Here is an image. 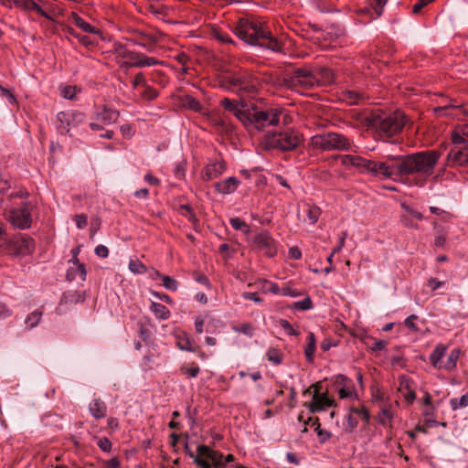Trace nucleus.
<instances>
[{"instance_id":"39","label":"nucleus","mask_w":468,"mask_h":468,"mask_svg":"<svg viewBox=\"0 0 468 468\" xmlns=\"http://www.w3.org/2000/svg\"><path fill=\"white\" fill-rule=\"evenodd\" d=\"M229 224L235 230H239L244 234H249L250 232V227L239 218H229Z\"/></svg>"},{"instance_id":"37","label":"nucleus","mask_w":468,"mask_h":468,"mask_svg":"<svg viewBox=\"0 0 468 468\" xmlns=\"http://www.w3.org/2000/svg\"><path fill=\"white\" fill-rule=\"evenodd\" d=\"M184 105L196 112H199V113H203V111H204V107L203 105L201 104V102L197 100L195 97L193 96H186V98L184 99Z\"/></svg>"},{"instance_id":"57","label":"nucleus","mask_w":468,"mask_h":468,"mask_svg":"<svg viewBox=\"0 0 468 468\" xmlns=\"http://www.w3.org/2000/svg\"><path fill=\"white\" fill-rule=\"evenodd\" d=\"M320 216V209L316 207L308 208L307 217L311 224H315Z\"/></svg>"},{"instance_id":"52","label":"nucleus","mask_w":468,"mask_h":468,"mask_svg":"<svg viewBox=\"0 0 468 468\" xmlns=\"http://www.w3.org/2000/svg\"><path fill=\"white\" fill-rule=\"evenodd\" d=\"M280 326L289 335H298V332L292 327V325L285 319H280L279 321Z\"/></svg>"},{"instance_id":"49","label":"nucleus","mask_w":468,"mask_h":468,"mask_svg":"<svg viewBox=\"0 0 468 468\" xmlns=\"http://www.w3.org/2000/svg\"><path fill=\"white\" fill-rule=\"evenodd\" d=\"M350 411L353 414L360 416L366 423L369 421L370 414L368 410L365 406H362L361 408H356L353 406L350 408Z\"/></svg>"},{"instance_id":"59","label":"nucleus","mask_w":468,"mask_h":468,"mask_svg":"<svg viewBox=\"0 0 468 468\" xmlns=\"http://www.w3.org/2000/svg\"><path fill=\"white\" fill-rule=\"evenodd\" d=\"M132 84H133V88H136L138 86L144 87L146 84V80H145L144 75L142 72L137 73L134 76V78L132 81Z\"/></svg>"},{"instance_id":"64","label":"nucleus","mask_w":468,"mask_h":468,"mask_svg":"<svg viewBox=\"0 0 468 468\" xmlns=\"http://www.w3.org/2000/svg\"><path fill=\"white\" fill-rule=\"evenodd\" d=\"M95 254L100 258H107L109 255V250L104 245H98L94 250Z\"/></svg>"},{"instance_id":"33","label":"nucleus","mask_w":468,"mask_h":468,"mask_svg":"<svg viewBox=\"0 0 468 468\" xmlns=\"http://www.w3.org/2000/svg\"><path fill=\"white\" fill-rule=\"evenodd\" d=\"M446 351V347L443 345H437L433 351L431 353L429 359L431 364L434 367H440L439 365L441 359L443 357Z\"/></svg>"},{"instance_id":"62","label":"nucleus","mask_w":468,"mask_h":468,"mask_svg":"<svg viewBox=\"0 0 468 468\" xmlns=\"http://www.w3.org/2000/svg\"><path fill=\"white\" fill-rule=\"evenodd\" d=\"M433 1L434 0H417L416 3L413 5L412 12L414 14L420 13L424 6H426L428 4Z\"/></svg>"},{"instance_id":"14","label":"nucleus","mask_w":468,"mask_h":468,"mask_svg":"<svg viewBox=\"0 0 468 468\" xmlns=\"http://www.w3.org/2000/svg\"><path fill=\"white\" fill-rule=\"evenodd\" d=\"M255 249L263 251L268 258H273L278 253L277 241L268 230H261L257 233L252 240Z\"/></svg>"},{"instance_id":"17","label":"nucleus","mask_w":468,"mask_h":468,"mask_svg":"<svg viewBox=\"0 0 468 468\" xmlns=\"http://www.w3.org/2000/svg\"><path fill=\"white\" fill-rule=\"evenodd\" d=\"M157 35H162L160 32H157L156 34L148 33L145 31H142L139 29H136L134 31V36L129 39L131 43L133 45L142 47L144 48L147 52H154L156 48V43L158 42L159 38L157 37Z\"/></svg>"},{"instance_id":"44","label":"nucleus","mask_w":468,"mask_h":468,"mask_svg":"<svg viewBox=\"0 0 468 468\" xmlns=\"http://www.w3.org/2000/svg\"><path fill=\"white\" fill-rule=\"evenodd\" d=\"M364 98L363 94L356 90H346L344 92V99L349 104H357Z\"/></svg>"},{"instance_id":"50","label":"nucleus","mask_w":468,"mask_h":468,"mask_svg":"<svg viewBox=\"0 0 468 468\" xmlns=\"http://www.w3.org/2000/svg\"><path fill=\"white\" fill-rule=\"evenodd\" d=\"M160 64V61L157 60L154 58L146 57L145 55L142 54L140 62L136 63V68H144V67H150Z\"/></svg>"},{"instance_id":"63","label":"nucleus","mask_w":468,"mask_h":468,"mask_svg":"<svg viewBox=\"0 0 468 468\" xmlns=\"http://www.w3.org/2000/svg\"><path fill=\"white\" fill-rule=\"evenodd\" d=\"M76 226L78 229H82L87 226L88 219L87 216L84 214L77 215L75 218Z\"/></svg>"},{"instance_id":"51","label":"nucleus","mask_w":468,"mask_h":468,"mask_svg":"<svg viewBox=\"0 0 468 468\" xmlns=\"http://www.w3.org/2000/svg\"><path fill=\"white\" fill-rule=\"evenodd\" d=\"M235 330L237 332L241 333V334H243L245 335H248L250 337H251L253 335V333H254L253 326L250 324H248V323H244V324H239V327H237Z\"/></svg>"},{"instance_id":"25","label":"nucleus","mask_w":468,"mask_h":468,"mask_svg":"<svg viewBox=\"0 0 468 468\" xmlns=\"http://www.w3.org/2000/svg\"><path fill=\"white\" fill-rule=\"evenodd\" d=\"M176 346L182 351L197 352L199 346L196 345L195 341L186 333L177 335Z\"/></svg>"},{"instance_id":"54","label":"nucleus","mask_w":468,"mask_h":468,"mask_svg":"<svg viewBox=\"0 0 468 468\" xmlns=\"http://www.w3.org/2000/svg\"><path fill=\"white\" fill-rule=\"evenodd\" d=\"M418 319V316L416 314H411L408 316L405 321L404 324L412 332H419L420 328L415 324V320Z\"/></svg>"},{"instance_id":"24","label":"nucleus","mask_w":468,"mask_h":468,"mask_svg":"<svg viewBox=\"0 0 468 468\" xmlns=\"http://www.w3.org/2000/svg\"><path fill=\"white\" fill-rule=\"evenodd\" d=\"M119 118V112L103 106L102 110L98 112L95 116L97 122L105 125L114 123Z\"/></svg>"},{"instance_id":"42","label":"nucleus","mask_w":468,"mask_h":468,"mask_svg":"<svg viewBox=\"0 0 468 468\" xmlns=\"http://www.w3.org/2000/svg\"><path fill=\"white\" fill-rule=\"evenodd\" d=\"M67 115H69V126H77L80 123H82L85 120L84 113L77 111H71V112H66Z\"/></svg>"},{"instance_id":"5","label":"nucleus","mask_w":468,"mask_h":468,"mask_svg":"<svg viewBox=\"0 0 468 468\" xmlns=\"http://www.w3.org/2000/svg\"><path fill=\"white\" fill-rule=\"evenodd\" d=\"M219 83L220 87L238 94L240 98L256 94L259 86L258 80L247 72L223 76Z\"/></svg>"},{"instance_id":"1","label":"nucleus","mask_w":468,"mask_h":468,"mask_svg":"<svg viewBox=\"0 0 468 468\" xmlns=\"http://www.w3.org/2000/svg\"><path fill=\"white\" fill-rule=\"evenodd\" d=\"M439 150H424L408 154L388 155L386 161H375L360 155L346 154L343 165L353 166L360 174L381 180L393 179L408 186L423 187L432 176L441 158Z\"/></svg>"},{"instance_id":"43","label":"nucleus","mask_w":468,"mask_h":468,"mask_svg":"<svg viewBox=\"0 0 468 468\" xmlns=\"http://www.w3.org/2000/svg\"><path fill=\"white\" fill-rule=\"evenodd\" d=\"M186 161L182 159L178 161L174 168V176L176 179L183 180L186 177Z\"/></svg>"},{"instance_id":"41","label":"nucleus","mask_w":468,"mask_h":468,"mask_svg":"<svg viewBox=\"0 0 468 468\" xmlns=\"http://www.w3.org/2000/svg\"><path fill=\"white\" fill-rule=\"evenodd\" d=\"M449 403L452 410L466 408L468 406V392L463 394L460 399H451Z\"/></svg>"},{"instance_id":"19","label":"nucleus","mask_w":468,"mask_h":468,"mask_svg":"<svg viewBox=\"0 0 468 468\" xmlns=\"http://www.w3.org/2000/svg\"><path fill=\"white\" fill-rule=\"evenodd\" d=\"M226 170V164L223 161H216L207 165L202 172L201 178L204 181H210L220 176Z\"/></svg>"},{"instance_id":"7","label":"nucleus","mask_w":468,"mask_h":468,"mask_svg":"<svg viewBox=\"0 0 468 468\" xmlns=\"http://www.w3.org/2000/svg\"><path fill=\"white\" fill-rule=\"evenodd\" d=\"M303 142V135L297 130L287 128L279 132L269 133L265 136L267 148L282 152L293 151Z\"/></svg>"},{"instance_id":"26","label":"nucleus","mask_w":468,"mask_h":468,"mask_svg":"<svg viewBox=\"0 0 468 468\" xmlns=\"http://www.w3.org/2000/svg\"><path fill=\"white\" fill-rule=\"evenodd\" d=\"M315 79L318 80V86L330 85L335 81V74L332 69L320 67L314 69Z\"/></svg>"},{"instance_id":"22","label":"nucleus","mask_w":468,"mask_h":468,"mask_svg":"<svg viewBox=\"0 0 468 468\" xmlns=\"http://www.w3.org/2000/svg\"><path fill=\"white\" fill-rule=\"evenodd\" d=\"M387 0H367V5L360 9L361 14L369 15L370 19H376L382 15Z\"/></svg>"},{"instance_id":"18","label":"nucleus","mask_w":468,"mask_h":468,"mask_svg":"<svg viewBox=\"0 0 468 468\" xmlns=\"http://www.w3.org/2000/svg\"><path fill=\"white\" fill-rule=\"evenodd\" d=\"M114 53L118 58L125 59L121 67L126 69L136 68V63L140 62L141 53L128 49L124 45L118 43L115 45Z\"/></svg>"},{"instance_id":"34","label":"nucleus","mask_w":468,"mask_h":468,"mask_svg":"<svg viewBox=\"0 0 468 468\" xmlns=\"http://www.w3.org/2000/svg\"><path fill=\"white\" fill-rule=\"evenodd\" d=\"M308 343L304 349V355L309 362L314 360V356L316 348V340L314 333H309L307 336Z\"/></svg>"},{"instance_id":"55","label":"nucleus","mask_w":468,"mask_h":468,"mask_svg":"<svg viewBox=\"0 0 468 468\" xmlns=\"http://www.w3.org/2000/svg\"><path fill=\"white\" fill-rule=\"evenodd\" d=\"M346 422L347 427L346 428V431H348L349 432H352L358 425V421L356 417L353 416V413L349 410V413L346 416Z\"/></svg>"},{"instance_id":"36","label":"nucleus","mask_w":468,"mask_h":468,"mask_svg":"<svg viewBox=\"0 0 468 468\" xmlns=\"http://www.w3.org/2000/svg\"><path fill=\"white\" fill-rule=\"evenodd\" d=\"M86 275H87V271H86L85 265L83 263H79V265L77 266L76 269H73V268L69 269V270H68V272H67L68 280H74L77 278V276H79L81 281H85Z\"/></svg>"},{"instance_id":"10","label":"nucleus","mask_w":468,"mask_h":468,"mask_svg":"<svg viewBox=\"0 0 468 468\" xmlns=\"http://www.w3.org/2000/svg\"><path fill=\"white\" fill-rule=\"evenodd\" d=\"M461 133H452L453 147L447 154V161L452 165L468 166V144L464 140V137L468 138V124L461 128Z\"/></svg>"},{"instance_id":"48","label":"nucleus","mask_w":468,"mask_h":468,"mask_svg":"<svg viewBox=\"0 0 468 468\" xmlns=\"http://www.w3.org/2000/svg\"><path fill=\"white\" fill-rule=\"evenodd\" d=\"M129 269L132 272L136 274H144L146 272V266L140 261H131L129 263Z\"/></svg>"},{"instance_id":"61","label":"nucleus","mask_w":468,"mask_h":468,"mask_svg":"<svg viewBox=\"0 0 468 468\" xmlns=\"http://www.w3.org/2000/svg\"><path fill=\"white\" fill-rule=\"evenodd\" d=\"M264 283L269 286L268 288L265 289L266 291L271 292L273 294H282V287L280 288L277 283L271 282L268 281H264Z\"/></svg>"},{"instance_id":"20","label":"nucleus","mask_w":468,"mask_h":468,"mask_svg":"<svg viewBox=\"0 0 468 468\" xmlns=\"http://www.w3.org/2000/svg\"><path fill=\"white\" fill-rule=\"evenodd\" d=\"M399 390L402 393L405 400L409 404H412L416 399V393L413 388L414 382L412 378L406 375H401L399 377Z\"/></svg>"},{"instance_id":"13","label":"nucleus","mask_w":468,"mask_h":468,"mask_svg":"<svg viewBox=\"0 0 468 468\" xmlns=\"http://www.w3.org/2000/svg\"><path fill=\"white\" fill-rule=\"evenodd\" d=\"M219 105L223 107L227 112L233 114L244 126L248 122V112L250 110V106L243 100H235L229 98H223Z\"/></svg>"},{"instance_id":"56","label":"nucleus","mask_w":468,"mask_h":468,"mask_svg":"<svg viewBox=\"0 0 468 468\" xmlns=\"http://www.w3.org/2000/svg\"><path fill=\"white\" fill-rule=\"evenodd\" d=\"M61 95L68 100H73L76 95V87L65 86L61 89Z\"/></svg>"},{"instance_id":"4","label":"nucleus","mask_w":468,"mask_h":468,"mask_svg":"<svg viewBox=\"0 0 468 468\" xmlns=\"http://www.w3.org/2000/svg\"><path fill=\"white\" fill-rule=\"evenodd\" d=\"M282 113L283 110L279 107L261 109L255 105L250 106L245 127L248 131L252 132L263 131L270 126H277Z\"/></svg>"},{"instance_id":"21","label":"nucleus","mask_w":468,"mask_h":468,"mask_svg":"<svg viewBox=\"0 0 468 468\" xmlns=\"http://www.w3.org/2000/svg\"><path fill=\"white\" fill-rule=\"evenodd\" d=\"M239 184H240V181L237 177L230 176L225 180L217 182L214 186H215V190L218 193L222 194V195H229V194L234 193L237 190Z\"/></svg>"},{"instance_id":"58","label":"nucleus","mask_w":468,"mask_h":468,"mask_svg":"<svg viewBox=\"0 0 468 468\" xmlns=\"http://www.w3.org/2000/svg\"><path fill=\"white\" fill-rule=\"evenodd\" d=\"M392 418H393V414L389 409L384 408L381 410V416L379 419V422L382 425H386L387 421H390Z\"/></svg>"},{"instance_id":"38","label":"nucleus","mask_w":468,"mask_h":468,"mask_svg":"<svg viewBox=\"0 0 468 468\" xmlns=\"http://www.w3.org/2000/svg\"><path fill=\"white\" fill-rule=\"evenodd\" d=\"M266 356L267 359L273 365H280L283 360V353L280 349L274 347L268 349Z\"/></svg>"},{"instance_id":"9","label":"nucleus","mask_w":468,"mask_h":468,"mask_svg":"<svg viewBox=\"0 0 468 468\" xmlns=\"http://www.w3.org/2000/svg\"><path fill=\"white\" fill-rule=\"evenodd\" d=\"M184 451L186 455L193 459L194 463L200 468H223L222 463L218 461L221 455L218 453V451H214L207 445H198L197 453H195L186 441Z\"/></svg>"},{"instance_id":"6","label":"nucleus","mask_w":468,"mask_h":468,"mask_svg":"<svg viewBox=\"0 0 468 468\" xmlns=\"http://www.w3.org/2000/svg\"><path fill=\"white\" fill-rule=\"evenodd\" d=\"M219 83L220 87L238 94L240 98L256 94L259 86L258 80L247 72L223 76Z\"/></svg>"},{"instance_id":"28","label":"nucleus","mask_w":468,"mask_h":468,"mask_svg":"<svg viewBox=\"0 0 468 468\" xmlns=\"http://www.w3.org/2000/svg\"><path fill=\"white\" fill-rule=\"evenodd\" d=\"M89 410L95 419H102L106 415L107 406L101 399H94L89 405Z\"/></svg>"},{"instance_id":"40","label":"nucleus","mask_w":468,"mask_h":468,"mask_svg":"<svg viewBox=\"0 0 468 468\" xmlns=\"http://www.w3.org/2000/svg\"><path fill=\"white\" fill-rule=\"evenodd\" d=\"M41 316H42V312L37 311V310L29 314L25 320L27 328L32 329V328L36 327L39 324V322L41 320Z\"/></svg>"},{"instance_id":"16","label":"nucleus","mask_w":468,"mask_h":468,"mask_svg":"<svg viewBox=\"0 0 468 468\" xmlns=\"http://www.w3.org/2000/svg\"><path fill=\"white\" fill-rule=\"evenodd\" d=\"M7 220L15 228L20 229H29L31 227L32 218L28 205L22 203L21 207L12 208L7 214Z\"/></svg>"},{"instance_id":"60","label":"nucleus","mask_w":468,"mask_h":468,"mask_svg":"<svg viewBox=\"0 0 468 468\" xmlns=\"http://www.w3.org/2000/svg\"><path fill=\"white\" fill-rule=\"evenodd\" d=\"M242 298L246 299V300H250V301H253L254 303H262V299L258 295L257 292H244L242 294H241Z\"/></svg>"},{"instance_id":"31","label":"nucleus","mask_w":468,"mask_h":468,"mask_svg":"<svg viewBox=\"0 0 468 468\" xmlns=\"http://www.w3.org/2000/svg\"><path fill=\"white\" fill-rule=\"evenodd\" d=\"M69 115H67L66 112H59L57 114V130L60 134H69Z\"/></svg>"},{"instance_id":"27","label":"nucleus","mask_w":468,"mask_h":468,"mask_svg":"<svg viewBox=\"0 0 468 468\" xmlns=\"http://www.w3.org/2000/svg\"><path fill=\"white\" fill-rule=\"evenodd\" d=\"M84 294L80 291H67L65 292L59 302V307L63 304H77L84 302Z\"/></svg>"},{"instance_id":"12","label":"nucleus","mask_w":468,"mask_h":468,"mask_svg":"<svg viewBox=\"0 0 468 468\" xmlns=\"http://www.w3.org/2000/svg\"><path fill=\"white\" fill-rule=\"evenodd\" d=\"M35 250L34 239L27 234H17L7 243V250L14 256H26Z\"/></svg>"},{"instance_id":"46","label":"nucleus","mask_w":468,"mask_h":468,"mask_svg":"<svg viewBox=\"0 0 468 468\" xmlns=\"http://www.w3.org/2000/svg\"><path fill=\"white\" fill-rule=\"evenodd\" d=\"M313 302L309 296L293 303V308L298 311H307L313 309Z\"/></svg>"},{"instance_id":"29","label":"nucleus","mask_w":468,"mask_h":468,"mask_svg":"<svg viewBox=\"0 0 468 468\" xmlns=\"http://www.w3.org/2000/svg\"><path fill=\"white\" fill-rule=\"evenodd\" d=\"M70 18L78 27H80L82 31H84L86 33H90V34H100L101 33L100 29L93 27L90 23L86 22L82 17H80L75 12H72L70 14Z\"/></svg>"},{"instance_id":"35","label":"nucleus","mask_w":468,"mask_h":468,"mask_svg":"<svg viewBox=\"0 0 468 468\" xmlns=\"http://www.w3.org/2000/svg\"><path fill=\"white\" fill-rule=\"evenodd\" d=\"M309 421H314V424H316L315 431L321 443L326 442L331 438L332 433L330 431L321 429L318 418L309 417Z\"/></svg>"},{"instance_id":"3","label":"nucleus","mask_w":468,"mask_h":468,"mask_svg":"<svg viewBox=\"0 0 468 468\" xmlns=\"http://www.w3.org/2000/svg\"><path fill=\"white\" fill-rule=\"evenodd\" d=\"M368 125L375 130L376 135L383 141L399 133L406 124L407 117L400 112L392 113H373L368 119Z\"/></svg>"},{"instance_id":"8","label":"nucleus","mask_w":468,"mask_h":468,"mask_svg":"<svg viewBox=\"0 0 468 468\" xmlns=\"http://www.w3.org/2000/svg\"><path fill=\"white\" fill-rule=\"evenodd\" d=\"M353 142L347 136L335 132H328L314 135L310 144L313 149L322 152L349 151Z\"/></svg>"},{"instance_id":"11","label":"nucleus","mask_w":468,"mask_h":468,"mask_svg":"<svg viewBox=\"0 0 468 468\" xmlns=\"http://www.w3.org/2000/svg\"><path fill=\"white\" fill-rule=\"evenodd\" d=\"M282 83L290 90H296L298 87L303 89H313L318 86V80L315 79L314 70L307 68L295 69L292 73L285 74Z\"/></svg>"},{"instance_id":"53","label":"nucleus","mask_w":468,"mask_h":468,"mask_svg":"<svg viewBox=\"0 0 468 468\" xmlns=\"http://www.w3.org/2000/svg\"><path fill=\"white\" fill-rule=\"evenodd\" d=\"M99 448L104 452H110L112 451V444L107 437L100 438L97 441Z\"/></svg>"},{"instance_id":"30","label":"nucleus","mask_w":468,"mask_h":468,"mask_svg":"<svg viewBox=\"0 0 468 468\" xmlns=\"http://www.w3.org/2000/svg\"><path fill=\"white\" fill-rule=\"evenodd\" d=\"M21 8L28 11H35L38 15L44 16L45 18L54 21L53 17L47 13L38 4H37L34 0H24L22 3Z\"/></svg>"},{"instance_id":"23","label":"nucleus","mask_w":468,"mask_h":468,"mask_svg":"<svg viewBox=\"0 0 468 468\" xmlns=\"http://www.w3.org/2000/svg\"><path fill=\"white\" fill-rule=\"evenodd\" d=\"M349 382H351V380L344 375H338L336 377L335 386L339 387L338 394L340 399H357V394L347 387V383Z\"/></svg>"},{"instance_id":"47","label":"nucleus","mask_w":468,"mask_h":468,"mask_svg":"<svg viewBox=\"0 0 468 468\" xmlns=\"http://www.w3.org/2000/svg\"><path fill=\"white\" fill-rule=\"evenodd\" d=\"M162 281H163V286L166 290L171 291V292H176L178 289V282L174 277L165 275V276H162Z\"/></svg>"},{"instance_id":"2","label":"nucleus","mask_w":468,"mask_h":468,"mask_svg":"<svg viewBox=\"0 0 468 468\" xmlns=\"http://www.w3.org/2000/svg\"><path fill=\"white\" fill-rule=\"evenodd\" d=\"M234 32L239 38L250 46L272 52L282 51V43L272 36L265 23L254 16L239 17Z\"/></svg>"},{"instance_id":"45","label":"nucleus","mask_w":468,"mask_h":468,"mask_svg":"<svg viewBox=\"0 0 468 468\" xmlns=\"http://www.w3.org/2000/svg\"><path fill=\"white\" fill-rule=\"evenodd\" d=\"M143 88L144 90L140 93L143 99L153 101L158 96V91L154 88L149 86L147 83Z\"/></svg>"},{"instance_id":"32","label":"nucleus","mask_w":468,"mask_h":468,"mask_svg":"<svg viewBox=\"0 0 468 468\" xmlns=\"http://www.w3.org/2000/svg\"><path fill=\"white\" fill-rule=\"evenodd\" d=\"M150 310L154 313L156 318L166 320L170 316V311L162 303L152 302Z\"/></svg>"},{"instance_id":"15","label":"nucleus","mask_w":468,"mask_h":468,"mask_svg":"<svg viewBox=\"0 0 468 468\" xmlns=\"http://www.w3.org/2000/svg\"><path fill=\"white\" fill-rule=\"evenodd\" d=\"M312 387L314 388L313 399L309 403H304L311 413L324 411L328 407L336 406L335 400L328 397L327 392H320L321 384L319 382L312 385Z\"/></svg>"}]
</instances>
